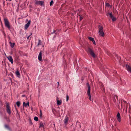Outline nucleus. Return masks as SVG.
Segmentation results:
<instances>
[{"instance_id":"e433bc0d","label":"nucleus","mask_w":131,"mask_h":131,"mask_svg":"<svg viewBox=\"0 0 131 131\" xmlns=\"http://www.w3.org/2000/svg\"><path fill=\"white\" fill-rule=\"evenodd\" d=\"M105 6H106L109 7L110 6V5L108 3H107L105 4Z\"/></svg>"},{"instance_id":"e2e57ef3","label":"nucleus","mask_w":131,"mask_h":131,"mask_svg":"<svg viewBox=\"0 0 131 131\" xmlns=\"http://www.w3.org/2000/svg\"><path fill=\"white\" fill-rule=\"evenodd\" d=\"M120 60L121 59V58H120Z\"/></svg>"},{"instance_id":"2f4dec72","label":"nucleus","mask_w":131,"mask_h":131,"mask_svg":"<svg viewBox=\"0 0 131 131\" xmlns=\"http://www.w3.org/2000/svg\"><path fill=\"white\" fill-rule=\"evenodd\" d=\"M53 3V2L52 0L51 1L50 3V6H51L52 5Z\"/></svg>"},{"instance_id":"c9c22d12","label":"nucleus","mask_w":131,"mask_h":131,"mask_svg":"<svg viewBox=\"0 0 131 131\" xmlns=\"http://www.w3.org/2000/svg\"><path fill=\"white\" fill-rule=\"evenodd\" d=\"M86 85H87V87H88V88H89V87L91 88L90 87V85H89L88 82H87L86 83Z\"/></svg>"},{"instance_id":"f257e3e1","label":"nucleus","mask_w":131,"mask_h":131,"mask_svg":"<svg viewBox=\"0 0 131 131\" xmlns=\"http://www.w3.org/2000/svg\"><path fill=\"white\" fill-rule=\"evenodd\" d=\"M87 51L89 54L90 55L93 57H95V53L91 48L89 47L87 50Z\"/></svg>"},{"instance_id":"49530a36","label":"nucleus","mask_w":131,"mask_h":131,"mask_svg":"<svg viewBox=\"0 0 131 131\" xmlns=\"http://www.w3.org/2000/svg\"><path fill=\"white\" fill-rule=\"evenodd\" d=\"M122 101H121V108H122V107H123V106H122Z\"/></svg>"},{"instance_id":"423d86ee","label":"nucleus","mask_w":131,"mask_h":131,"mask_svg":"<svg viewBox=\"0 0 131 131\" xmlns=\"http://www.w3.org/2000/svg\"><path fill=\"white\" fill-rule=\"evenodd\" d=\"M19 53L21 57L27 56V54L23 52L22 51H19Z\"/></svg>"},{"instance_id":"de8ad7c7","label":"nucleus","mask_w":131,"mask_h":131,"mask_svg":"<svg viewBox=\"0 0 131 131\" xmlns=\"http://www.w3.org/2000/svg\"><path fill=\"white\" fill-rule=\"evenodd\" d=\"M25 95H22V97H25Z\"/></svg>"},{"instance_id":"603ef678","label":"nucleus","mask_w":131,"mask_h":131,"mask_svg":"<svg viewBox=\"0 0 131 131\" xmlns=\"http://www.w3.org/2000/svg\"><path fill=\"white\" fill-rule=\"evenodd\" d=\"M58 86H59V84L58 82Z\"/></svg>"},{"instance_id":"052dcab7","label":"nucleus","mask_w":131,"mask_h":131,"mask_svg":"<svg viewBox=\"0 0 131 131\" xmlns=\"http://www.w3.org/2000/svg\"><path fill=\"white\" fill-rule=\"evenodd\" d=\"M100 58V59H102Z\"/></svg>"},{"instance_id":"a878e982","label":"nucleus","mask_w":131,"mask_h":131,"mask_svg":"<svg viewBox=\"0 0 131 131\" xmlns=\"http://www.w3.org/2000/svg\"><path fill=\"white\" fill-rule=\"evenodd\" d=\"M42 51H41L40 52L38 57H42Z\"/></svg>"},{"instance_id":"7ed1b4c3","label":"nucleus","mask_w":131,"mask_h":131,"mask_svg":"<svg viewBox=\"0 0 131 131\" xmlns=\"http://www.w3.org/2000/svg\"><path fill=\"white\" fill-rule=\"evenodd\" d=\"M6 110L7 113H8L9 115H10L11 114V108L9 105V103H6Z\"/></svg>"},{"instance_id":"8fccbe9b","label":"nucleus","mask_w":131,"mask_h":131,"mask_svg":"<svg viewBox=\"0 0 131 131\" xmlns=\"http://www.w3.org/2000/svg\"><path fill=\"white\" fill-rule=\"evenodd\" d=\"M102 86L103 87V89L104 90V85H103Z\"/></svg>"},{"instance_id":"7c9ffc66","label":"nucleus","mask_w":131,"mask_h":131,"mask_svg":"<svg viewBox=\"0 0 131 131\" xmlns=\"http://www.w3.org/2000/svg\"><path fill=\"white\" fill-rule=\"evenodd\" d=\"M79 16L80 17V21H81L83 19V17L82 16H80L79 15Z\"/></svg>"},{"instance_id":"bf43d9fd","label":"nucleus","mask_w":131,"mask_h":131,"mask_svg":"<svg viewBox=\"0 0 131 131\" xmlns=\"http://www.w3.org/2000/svg\"><path fill=\"white\" fill-rule=\"evenodd\" d=\"M120 60L119 61V64H121L120 63Z\"/></svg>"},{"instance_id":"13d9d810","label":"nucleus","mask_w":131,"mask_h":131,"mask_svg":"<svg viewBox=\"0 0 131 131\" xmlns=\"http://www.w3.org/2000/svg\"><path fill=\"white\" fill-rule=\"evenodd\" d=\"M6 118H7V117H5V118L6 119Z\"/></svg>"},{"instance_id":"c03bdc74","label":"nucleus","mask_w":131,"mask_h":131,"mask_svg":"<svg viewBox=\"0 0 131 131\" xmlns=\"http://www.w3.org/2000/svg\"><path fill=\"white\" fill-rule=\"evenodd\" d=\"M114 97H115L116 99L118 100V96L116 95H114Z\"/></svg>"},{"instance_id":"4d7b16f0","label":"nucleus","mask_w":131,"mask_h":131,"mask_svg":"<svg viewBox=\"0 0 131 131\" xmlns=\"http://www.w3.org/2000/svg\"><path fill=\"white\" fill-rule=\"evenodd\" d=\"M118 108H119V109H119V105H118Z\"/></svg>"},{"instance_id":"9b49d317","label":"nucleus","mask_w":131,"mask_h":131,"mask_svg":"<svg viewBox=\"0 0 131 131\" xmlns=\"http://www.w3.org/2000/svg\"><path fill=\"white\" fill-rule=\"evenodd\" d=\"M58 99V97H57L56 99V100L57 101V104L58 105H60L62 103V101L61 100H59Z\"/></svg>"},{"instance_id":"412c9836","label":"nucleus","mask_w":131,"mask_h":131,"mask_svg":"<svg viewBox=\"0 0 131 131\" xmlns=\"http://www.w3.org/2000/svg\"><path fill=\"white\" fill-rule=\"evenodd\" d=\"M98 27L99 29V31H102L103 30V28L102 26L99 25L98 26Z\"/></svg>"},{"instance_id":"09e8293b","label":"nucleus","mask_w":131,"mask_h":131,"mask_svg":"<svg viewBox=\"0 0 131 131\" xmlns=\"http://www.w3.org/2000/svg\"><path fill=\"white\" fill-rule=\"evenodd\" d=\"M123 102L124 103H127V102L126 101H125V100H123Z\"/></svg>"},{"instance_id":"680f3d73","label":"nucleus","mask_w":131,"mask_h":131,"mask_svg":"<svg viewBox=\"0 0 131 131\" xmlns=\"http://www.w3.org/2000/svg\"><path fill=\"white\" fill-rule=\"evenodd\" d=\"M9 1H11L12 0H9Z\"/></svg>"},{"instance_id":"6ab92c4d","label":"nucleus","mask_w":131,"mask_h":131,"mask_svg":"<svg viewBox=\"0 0 131 131\" xmlns=\"http://www.w3.org/2000/svg\"><path fill=\"white\" fill-rule=\"evenodd\" d=\"M38 43L37 45V47H38L39 45H42V42L39 39H38Z\"/></svg>"},{"instance_id":"a18cd8bd","label":"nucleus","mask_w":131,"mask_h":131,"mask_svg":"<svg viewBox=\"0 0 131 131\" xmlns=\"http://www.w3.org/2000/svg\"><path fill=\"white\" fill-rule=\"evenodd\" d=\"M84 80V78L83 77H82L81 78V80H82V82H83Z\"/></svg>"},{"instance_id":"ddd939ff","label":"nucleus","mask_w":131,"mask_h":131,"mask_svg":"<svg viewBox=\"0 0 131 131\" xmlns=\"http://www.w3.org/2000/svg\"><path fill=\"white\" fill-rule=\"evenodd\" d=\"M16 75L17 76L18 78H20V74L19 71L17 69L15 72Z\"/></svg>"},{"instance_id":"dca6fc26","label":"nucleus","mask_w":131,"mask_h":131,"mask_svg":"<svg viewBox=\"0 0 131 131\" xmlns=\"http://www.w3.org/2000/svg\"><path fill=\"white\" fill-rule=\"evenodd\" d=\"M4 126L5 128H7L9 130H10V131L11 130V128L9 127V126L7 124H5L4 125Z\"/></svg>"},{"instance_id":"a19ab883","label":"nucleus","mask_w":131,"mask_h":131,"mask_svg":"<svg viewBox=\"0 0 131 131\" xmlns=\"http://www.w3.org/2000/svg\"><path fill=\"white\" fill-rule=\"evenodd\" d=\"M6 121L7 122H8L10 121V119L9 118H6Z\"/></svg>"},{"instance_id":"aec40b11","label":"nucleus","mask_w":131,"mask_h":131,"mask_svg":"<svg viewBox=\"0 0 131 131\" xmlns=\"http://www.w3.org/2000/svg\"><path fill=\"white\" fill-rule=\"evenodd\" d=\"M88 91L87 92V94L88 95H91L90 94V89L91 88L89 87L88 88Z\"/></svg>"},{"instance_id":"864d4df0","label":"nucleus","mask_w":131,"mask_h":131,"mask_svg":"<svg viewBox=\"0 0 131 131\" xmlns=\"http://www.w3.org/2000/svg\"><path fill=\"white\" fill-rule=\"evenodd\" d=\"M42 45V46L43 47H44V45Z\"/></svg>"},{"instance_id":"c85d7f7f","label":"nucleus","mask_w":131,"mask_h":131,"mask_svg":"<svg viewBox=\"0 0 131 131\" xmlns=\"http://www.w3.org/2000/svg\"><path fill=\"white\" fill-rule=\"evenodd\" d=\"M34 120L38 121V118L37 117L35 116L34 118Z\"/></svg>"},{"instance_id":"a211bd4d","label":"nucleus","mask_w":131,"mask_h":131,"mask_svg":"<svg viewBox=\"0 0 131 131\" xmlns=\"http://www.w3.org/2000/svg\"><path fill=\"white\" fill-rule=\"evenodd\" d=\"M14 106H15V108L17 112V116L20 117V115L19 113V112H18V110H17V109L16 108V105H15Z\"/></svg>"},{"instance_id":"39448f33","label":"nucleus","mask_w":131,"mask_h":131,"mask_svg":"<svg viewBox=\"0 0 131 131\" xmlns=\"http://www.w3.org/2000/svg\"><path fill=\"white\" fill-rule=\"evenodd\" d=\"M108 14H109L110 17L112 19V21H115L116 20V18L115 17H114L113 15H112V13H108Z\"/></svg>"},{"instance_id":"0e129e2a","label":"nucleus","mask_w":131,"mask_h":131,"mask_svg":"<svg viewBox=\"0 0 131 131\" xmlns=\"http://www.w3.org/2000/svg\"><path fill=\"white\" fill-rule=\"evenodd\" d=\"M119 104L120 103L119 102Z\"/></svg>"},{"instance_id":"2eb2a0df","label":"nucleus","mask_w":131,"mask_h":131,"mask_svg":"<svg viewBox=\"0 0 131 131\" xmlns=\"http://www.w3.org/2000/svg\"><path fill=\"white\" fill-rule=\"evenodd\" d=\"M9 43L11 47L12 48H13L14 47V46L15 45V43H12L11 42V41H9Z\"/></svg>"},{"instance_id":"0eeeda50","label":"nucleus","mask_w":131,"mask_h":131,"mask_svg":"<svg viewBox=\"0 0 131 131\" xmlns=\"http://www.w3.org/2000/svg\"><path fill=\"white\" fill-rule=\"evenodd\" d=\"M30 20H29L28 21V23L25 24L24 27L25 29H27L29 25L30 24Z\"/></svg>"},{"instance_id":"f3484780","label":"nucleus","mask_w":131,"mask_h":131,"mask_svg":"<svg viewBox=\"0 0 131 131\" xmlns=\"http://www.w3.org/2000/svg\"><path fill=\"white\" fill-rule=\"evenodd\" d=\"M2 109L4 111H5V109L4 108L0 107V115L2 116L3 114V112L2 111Z\"/></svg>"},{"instance_id":"5fc2aeb1","label":"nucleus","mask_w":131,"mask_h":131,"mask_svg":"<svg viewBox=\"0 0 131 131\" xmlns=\"http://www.w3.org/2000/svg\"><path fill=\"white\" fill-rule=\"evenodd\" d=\"M32 43H31V47H32Z\"/></svg>"},{"instance_id":"cd10ccee","label":"nucleus","mask_w":131,"mask_h":131,"mask_svg":"<svg viewBox=\"0 0 131 131\" xmlns=\"http://www.w3.org/2000/svg\"><path fill=\"white\" fill-rule=\"evenodd\" d=\"M113 57H118V55L116 54V53H114L113 55Z\"/></svg>"},{"instance_id":"9d476101","label":"nucleus","mask_w":131,"mask_h":131,"mask_svg":"<svg viewBox=\"0 0 131 131\" xmlns=\"http://www.w3.org/2000/svg\"><path fill=\"white\" fill-rule=\"evenodd\" d=\"M104 32L103 31V30L102 31H99V35L101 36L104 37Z\"/></svg>"},{"instance_id":"4c0bfd02","label":"nucleus","mask_w":131,"mask_h":131,"mask_svg":"<svg viewBox=\"0 0 131 131\" xmlns=\"http://www.w3.org/2000/svg\"><path fill=\"white\" fill-rule=\"evenodd\" d=\"M61 57H64V53L62 52L61 53Z\"/></svg>"},{"instance_id":"4be33fe9","label":"nucleus","mask_w":131,"mask_h":131,"mask_svg":"<svg viewBox=\"0 0 131 131\" xmlns=\"http://www.w3.org/2000/svg\"><path fill=\"white\" fill-rule=\"evenodd\" d=\"M27 105H28L29 106V104L28 102L27 103H26L24 102L23 103V106H26Z\"/></svg>"},{"instance_id":"79ce46f5","label":"nucleus","mask_w":131,"mask_h":131,"mask_svg":"<svg viewBox=\"0 0 131 131\" xmlns=\"http://www.w3.org/2000/svg\"><path fill=\"white\" fill-rule=\"evenodd\" d=\"M32 35V33H31V34H30V35H29V36H27V39H29V37L31 36V35Z\"/></svg>"},{"instance_id":"ea45409f","label":"nucleus","mask_w":131,"mask_h":131,"mask_svg":"<svg viewBox=\"0 0 131 131\" xmlns=\"http://www.w3.org/2000/svg\"><path fill=\"white\" fill-rule=\"evenodd\" d=\"M40 116L41 117L42 115V111L41 110H40Z\"/></svg>"},{"instance_id":"5701e85b","label":"nucleus","mask_w":131,"mask_h":131,"mask_svg":"<svg viewBox=\"0 0 131 131\" xmlns=\"http://www.w3.org/2000/svg\"><path fill=\"white\" fill-rule=\"evenodd\" d=\"M8 60L12 64L13 63V60L12 58H7Z\"/></svg>"},{"instance_id":"bb28decb","label":"nucleus","mask_w":131,"mask_h":131,"mask_svg":"<svg viewBox=\"0 0 131 131\" xmlns=\"http://www.w3.org/2000/svg\"><path fill=\"white\" fill-rule=\"evenodd\" d=\"M16 104L17 106L19 107L20 106V102L19 101H17L16 103Z\"/></svg>"},{"instance_id":"20e7f679","label":"nucleus","mask_w":131,"mask_h":131,"mask_svg":"<svg viewBox=\"0 0 131 131\" xmlns=\"http://www.w3.org/2000/svg\"><path fill=\"white\" fill-rule=\"evenodd\" d=\"M35 4L36 5H40L41 6L44 5V2L42 1H36L35 2Z\"/></svg>"},{"instance_id":"f704fd0d","label":"nucleus","mask_w":131,"mask_h":131,"mask_svg":"<svg viewBox=\"0 0 131 131\" xmlns=\"http://www.w3.org/2000/svg\"><path fill=\"white\" fill-rule=\"evenodd\" d=\"M69 96L68 94H67L66 95V101H68L69 100Z\"/></svg>"},{"instance_id":"f03ea898","label":"nucleus","mask_w":131,"mask_h":131,"mask_svg":"<svg viewBox=\"0 0 131 131\" xmlns=\"http://www.w3.org/2000/svg\"><path fill=\"white\" fill-rule=\"evenodd\" d=\"M4 21L5 27L8 28L9 29H10V27L9 23L8 20L7 18H4Z\"/></svg>"},{"instance_id":"3c124183","label":"nucleus","mask_w":131,"mask_h":131,"mask_svg":"<svg viewBox=\"0 0 131 131\" xmlns=\"http://www.w3.org/2000/svg\"><path fill=\"white\" fill-rule=\"evenodd\" d=\"M12 57L11 56H8V57Z\"/></svg>"},{"instance_id":"b1692460","label":"nucleus","mask_w":131,"mask_h":131,"mask_svg":"<svg viewBox=\"0 0 131 131\" xmlns=\"http://www.w3.org/2000/svg\"><path fill=\"white\" fill-rule=\"evenodd\" d=\"M40 126H39V128H40L41 127H43L44 128V125L43 124V123L42 122H40Z\"/></svg>"},{"instance_id":"58836bf2","label":"nucleus","mask_w":131,"mask_h":131,"mask_svg":"<svg viewBox=\"0 0 131 131\" xmlns=\"http://www.w3.org/2000/svg\"><path fill=\"white\" fill-rule=\"evenodd\" d=\"M38 60L41 61H43V59H42V58H38Z\"/></svg>"},{"instance_id":"f8f14e48","label":"nucleus","mask_w":131,"mask_h":131,"mask_svg":"<svg viewBox=\"0 0 131 131\" xmlns=\"http://www.w3.org/2000/svg\"><path fill=\"white\" fill-rule=\"evenodd\" d=\"M61 30V29H57L56 30H54L53 32L51 33V34H53V33H55V34L57 35L58 34V32H59Z\"/></svg>"},{"instance_id":"4468645a","label":"nucleus","mask_w":131,"mask_h":131,"mask_svg":"<svg viewBox=\"0 0 131 131\" xmlns=\"http://www.w3.org/2000/svg\"><path fill=\"white\" fill-rule=\"evenodd\" d=\"M68 119L69 118L67 116L66 117L64 121V124H67Z\"/></svg>"},{"instance_id":"393cba45","label":"nucleus","mask_w":131,"mask_h":131,"mask_svg":"<svg viewBox=\"0 0 131 131\" xmlns=\"http://www.w3.org/2000/svg\"><path fill=\"white\" fill-rule=\"evenodd\" d=\"M94 60H95V62L97 63H98L100 62V61L98 60V58H93Z\"/></svg>"},{"instance_id":"6e6552de","label":"nucleus","mask_w":131,"mask_h":131,"mask_svg":"<svg viewBox=\"0 0 131 131\" xmlns=\"http://www.w3.org/2000/svg\"><path fill=\"white\" fill-rule=\"evenodd\" d=\"M126 67L127 70L131 73V67L128 64H126Z\"/></svg>"},{"instance_id":"72a5a7b5","label":"nucleus","mask_w":131,"mask_h":131,"mask_svg":"<svg viewBox=\"0 0 131 131\" xmlns=\"http://www.w3.org/2000/svg\"><path fill=\"white\" fill-rule=\"evenodd\" d=\"M113 101L116 104V100L115 97H114V98L113 99Z\"/></svg>"},{"instance_id":"37998d69","label":"nucleus","mask_w":131,"mask_h":131,"mask_svg":"<svg viewBox=\"0 0 131 131\" xmlns=\"http://www.w3.org/2000/svg\"><path fill=\"white\" fill-rule=\"evenodd\" d=\"M92 42H93V43L94 44V45H96V43H95V41L94 40H94H93L92 41Z\"/></svg>"},{"instance_id":"473e14b6","label":"nucleus","mask_w":131,"mask_h":131,"mask_svg":"<svg viewBox=\"0 0 131 131\" xmlns=\"http://www.w3.org/2000/svg\"><path fill=\"white\" fill-rule=\"evenodd\" d=\"M88 39L90 40L91 41H92L94 40V39L93 38H92V37H89Z\"/></svg>"},{"instance_id":"1a4fd4ad","label":"nucleus","mask_w":131,"mask_h":131,"mask_svg":"<svg viewBox=\"0 0 131 131\" xmlns=\"http://www.w3.org/2000/svg\"><path fill=\"white\" fill-rule=\"evenodd\" d=\"M117 118L118 121L120 122L121 121V116L120 113L118 112L117 115Z\"/></svg>"},{"instance_id":"6e6d98bb","label":"nucleus","mask_w":131,"mask_h":131,"mask_svg":"<svg viewBox=\"0 0 131 131\" xmlns=\"http://www.w3.org/2000/svg\"><path fill=\"white\" fill-rule=\"evenodd\" d=\"M1 24H2V26H3V24H2V22H1Z\"/></svg>"},{"instance_id":"c756f323","label":"nucleus","mask_w":131,"mask_h":131,"mask_svg":"<svg viewBox=\"0 0 131 131\" xmlns=\"http://www.w3.org/2000/svg\"><path fill=\"white\" fill-rule=\"evenodd\" d=\"M88 96L89 97V100H90L91 101H92L93 100V99L91 100V95H88Z\"/></svg>"}]
</instances>
